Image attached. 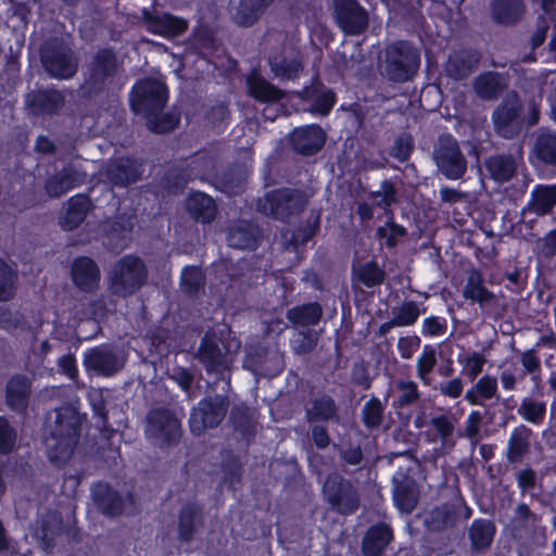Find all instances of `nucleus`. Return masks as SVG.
I'll list each match as a JSON object with an SVG mask.
<instances>
[{"mask_svg": "<svg viewBox=\"0 0 556 556\" xmlns=\"http://www.w3.org/2000/svg\"><path fill=\"white\" fill-rule=\"evenodd\" d=\"M435 365L437 350L434 346L426 344L416 361L417 377L425 386H429L431 383L430 374L434 369Z\"/></svg>", "mask_w": 556, "mask_h": 556, "instance_id": "obj_45", "label": "nucleus"}, {"mask_svg": "<svg viewBox=\"0 0 556 556\" xmlns=\"http://www.w3.org/2000/svg\"><path fill=\"white\" fill-rule=\"evenodd\" d=\"M147 276L143 262L137 256L126 255L113 265L109 275V289L113 294L126 298L144 285Z\"/></svg>", "mask_w": 556, "mask_h": 556, "instance_id": "obj_3", "label": "nucleus"}, {"mask_svg": "<svg viewBox=\"0 0 556 556\" xmlns=\"http://www.w3.org/2000/svg\"><path fill=\"white\" fill-rule=\"evenodd\" d=\"M141 166L142 164L135 160L119 157L106 164L105 176L113 186L124 187L141 176Z\"/></svg>", "mask_w": 556, "mask_h": 556, "instance_id": "obj_16", "label": "nucleus"}, {"mask_svg": "<svg viewBox=\"0 0 556 556\" xmlns=\"http://www.w3.org/2000/svg\"><path fill=\"white\" fill-rule=\"evenodd\" d=\"M477 63V55L454 54L448 58L445 70L448 76L454 79H462L471 73Z\"/></svg>", "mask_w": 556, "mask_h": 556, "instance_id": "obj_43", "label": "nucleus"}, {"mask_svg": "<svg viewBox=\"0 0 556 556\" xmlns=\"http://www.w3.org/2000/svg\"><path fill=\"white\" fill-rule=\"evenodd\" d=\"M239 343L233 341L226 348L219 346L217 340L205 336L198 352L200 362L208 372L223 374L233 361L239 350Z\"/></svg>", "mask_w": 556, "mask_h": 556, "instance_id": "obj_10", "label": "nucleus"}, {"mask_svg": "<svg viewBox=\"0 0 556 556\" xmlns=\"http://www.w3.org/2000/svg\"><path fill=\"white\" fill-rule=\"evenodd\" d=\"M529 430L526 427L516 428L508 441V459L516 462L527 452L529 445Z\"/></svg>", "mask_w": 556, "mask_h": 556, "instance_id": "obj_47", "label": "nucleus"}, {"mask_svg": "<svg viewBox=\"0 0 556 556\" xmlns=\"http://www.w3.org/2000/svg\"><path fill=\"white\" fill-rule=\"evenodd\" d=\"M323 491L331 506L341 514H352L358 507V497L355 490L338 473H331L327 477Z\"/></svg>", "mask_w": 556, "mask_h": 556, "instance_id": "obj_11", "label": "nucleus"}, {"mask_svg": "<svg viewBox=\"0 0 556 556\" xmlns=\"http://www.w3.org/2000/svg\"><path fill=\"white\" fill-rule=\"evenodd\" d=\"M420 64L418 51L406 41L392 43L387 48L384 74L393 81H406Z\"/></svg>", "mask_w": 556, "mask_h": 556, "instance_id": "obj_4", "label": "nucleus"}, {"mask_svg": "<svg viewBox=\"0 0 556 556\" xmlns=\"http://www.w3.org/2000/svg\"><path fill=\"white\" fill-rule=\"evenodd\" d=\"M325 139L324 130L316 125L296 128L290 135V143L293 149L306 155L318 152L323 148Z\"/></svg>", "mask_w": 556, "mask_h": 556, "instance_id": "obj_17", "label": "nucleus"}, {"mask_svg": "<svg viewBox=\"0 0 556 556\" xmlns=\"http://www.w3.org/2000/svg\"><path fill=\"white\" fill-rule=\"evenodd\" d=\"M117 68V62L114 53L104 49L97 53L91 64V79L94 84L103 83L111 77Z\"/></svg>", "mask_w": 556, "mask_h": 556, "instance_id": "obj_34", "label": "nucleus"}, {"mask_svg": "<svg viewBox=\"0 0 556 556\" xmlns=\"http://www.w3.org/2000/svg\"><path fill=\"white\" fill-rule=\"evenodd\" d=\"M323 309L318 303H308L288 311L287 317L294 325L314 326L321 318Z\"/></svg>", "mask_w": 556, "mask_h": 556, "instance_id": "obj_39", "label": "nucleus"}, {"mask_svg": "<svg viewBox=\"0 0 556 556\" xmlns=\"http://www.w3.org/2000/svg\"><path fill=\"white\" fill-rule=\"evenodd\" d=\"M463 296L480 306L490 304L495 298L494 293L485 288L482 274L478 270H471L468 274Z\"/></svg>", "mask_w": 556, "mask_h": 556, "instance_id": "obj_28", "label": "nucleus"}, {"mask_svg": "<svg viewBox=\"0 0 556 556\" xmlns=\"http://www.w3.org/2000/svg\"><path fill=\"white\" fill-rule=\"evenodd\" d=\"M431 425L440 437L442 446L451 448L454 445V425L446 416H438L431 419Z\"/></svg>", "mask_w": 556, "mask_h": 556, "instance_id": "obj_52", "label": "nucleus"}, {"mask_svg": "<svg viewBox=\"0 0 556 556\" xmlns=\"http://www.w3.org/2000/svg\"><path fill=\"white\" fill-rule=\"evenodd\" d=\"M260 231L248 222H239L232 226L227 236L229 247L236 249H253L257 244Z\"/></svg>", "mask_w": 556, "mask_h": 556, "instance_id": "obj_29", "label": "nucleus"}, {"mask_svg": "<svg viewBox=\"0 0 556 556\" xmlns=\"http://www.w3.org/2000/svg\"><path fill=\"white\" fill-rule=\"evenodd\" d=\"M481 420L482 414L479 410H472L469 413L466 419L465 432L470 440L477 439L480 431Z\"/></svg>", "mask_w": 556, "mask_h": 556, "instance_id": "obj_63", "label": "nucleus"}, {"mask_svg": "<svg viewBox=\"0 0 556 556\" xmlns=\"http://www.w3.org/2000/svg\"><path fill=\"white\" fill-rule=\"evenodd\" d=\"M146 434L155 443L169 444L180 438V424L168 409L155 408L147 415Z\"/></svg>", "mask_w": 556, "mask_h": 556, "instance_id": "obj_8", "label": "nucleus"}, {"mask_svg": "<svg viewBox=\"0 0 556 556\" xmlns=\"http://www.w3.org/2000/svg\"><path fill=\"white\" fill-rule=\"evenodd\" d=\"M522 162V150L519 147L517 154H496L485 161V167L491 178L498 182L510 180Z\"/></svg>", "mask_w": 556, "mask_h": 556, "instance_id": "obj_19", "label": "nucleus"}, {"mask_svg": "<svg viewBox=\"0 0 556 556\" xmlns=\"http://www.w3.org/2000/svg\"><path fill=\"white\" fill-rule=\"evenodd\" d=\"M64 103V98L56 90H39L27 98V104L35 114L53 113Z\"/></svg>", "mask_w": 556, "mask_h": 556, "instance_id": "obj_30", "label": "nucleus"}, {"mask_svg": "<svg viewBox=\"0 0 556 556\" xmlns=\"http://www.w3.org/2000/svg\"><path fill=\"white\" fill-rule=\"evenodd\" d=\"M424 313L425 308H420L419 304L414 301H406L392 311V318L386 323V326L409 327L414 325Z\"/></svg>", "mask_w": 556, "mask_h": 556, "instance_id": "obj_36", "label": "nucleus"}, {"mask_svg": "<svg viewBox=\"0 0 556 556\" xmlns=\"http://www.w3.org/2000/svg\"><path fill=\"white\" fill-rule=\"evenodd\" d=\"M446 330V321L444 318L431 316L422 323V334L426 337L442 336Z\"/></svg>", "mask_w": 556, "mask_h": 556, "instance_id": "obj_59", "label": "nucleus"}, {"mask_svg": "<svg viewBox=\"0 0 556 556\" xmlns=\"http://www.w3.org/2000/svg\"><path fill=\"white\" fill-rule=\"evenodd\" d=\"M523 13V5L520 0H494L492 14L494 20L502 24L517 22Z\"/></svg>", "mask_w": 556, "mask_h": 556, "instance_id": "obj_38", "label": "nucleus"}, {"mask_svg": "<svg viewBox=\"0 0 556 556\" xmlns=\"http://www.w3.org/2000/svg\"><path fill=\"white\" fill-rule=\"evenodd\" d=\"M391 540L392 532L387 525L372 526L363 539V554L365 556H379Z\"/></svg>", "mask_w": 556, "mask_h": 556, "instance_id": "obj_24", "label": "nucleus"}, {"mask_svg": "<svg viewBox=\"0 0 556 556\" xmlns=\"http://www.w3.org/2000/svg\"><path fill=\"white\" fill-rule=\"evenodd\" d=\"M92 496L97 506L104 515L115 516L126 510L124 501L106 483L99 482L94 484Z\"/></svg>", "mask_w": 556, "mask_h": 556, "instance_id": "obj_21", "label": "nucleus"}, {"mask_svg": "<svg viewBox=\"0 0 556 556\" xmlns=\"http://www.w3.org/2000/svg\"><path fill=\"white\" fill-rule=\"evenodd\" d=\"M433 159L440 172L448 179H459L466 173L467 161L451 135L439 138Z\"/></svg>", "mask_w": 556, "mask_h": 556, "instance_id": "obj_6", "label": "nucleus"}, {"mask_svg": "<svg viewBox=\"0 0 556 556\" xmlns=\"http://www.w3.org/2000/svg\"><path fill=\"white\" fill-rule=\"evenodd\" d=\"M336 102L334 93L326 88H316L314 90L313 105L311 111L326 116L331 111Z\"/></svg>", "mask_w": 556, "mask_h": 556, "instance_id": "obj_51", "label": "nucleus"}, {"mask_svg": "<svg viewBox=\"0 0 556 556\" xmlns=\"http://www.w3.org/2000/svg\"><path fill=\"white\" fill-rule=\"evenodd\" d=\"M498 397L497 379L489 375L481 377L465 393V400L470 405L483 406L486 401Z\"/></svg>", "mask_w": 556, "mask_h": 556, "instance_id": "obj_26", "label": "nucleus"}, {"mask_svg": "<svg viewBox=\"0 0 556 556\" xmlns=\"http://www.w3.org/2000/svg\"><path fill=\"white\" fill-rule=\"evenodd\" d=\"M90 210V201L85 194L72 197L67 204L65 214L60 218V225L65 230H72L80 225Z\"/></svg>", "mask_w": 556, "mask_h": 556, "instance_id": "obj_23", "label": "nucleus"}, {"mask_svg": "<svg viewBox=\"0 0 556 556\" xmlns=\"http://www.w3.org/2000/svg\"><path fill=\"white\" fill-rule=\"evenodd\" d=\"M143 20L147 29L162 37L170 38L184 34L188 27L186 20L176 17L167 13H149L143 12Z\"/></svg>", "mask_w": 556, "mask_h": 556, "instance_id": "obj_15", "label": "nucleus"}, {"mask_svg": "<svg viewBox=\"0 0 556 556\" xmlns=\"http://www.w3.org/2000/svg\"><path fill=\"white\" fill-rule=\"evenodd\" d=\"M84 365L89 371L111 377L123 368L125 357L111 346L100 345L85 352Z\"/></svg>", "mask_w": 556, "mask_h": 556, "instance_id": "obj_12", "label": "nucleus"}, {"mask_svg": "<svg viewBox=\"0 0 556 556\" xmlns=\"http://www.w3.org/2000/svg\"><path fill=\"white\" fill-rule=\"evenodd\" d=\"M494 534L493 522L484 519L475 520L469 530L470 540L476 549L488 547L492 543Z\"/></svg>", "mask_w": 556, "mask_h": 556, "instance_id": "obj_40", "label": "nucleus"}, {"mask_svg": "<svg viewBox=\"0 0 556 556\" xmlns=\"http://www.w3.org/2000/svg\"><path fill=\"white\" fill-rule=\"evenodd\" d=\"M72 279L83 291H92L100 281V269L93 260L83 256L74 260L71 267Z\"/></svg>", "mask_w": 556, "mask_h": 556, "instance_id": "obj_20", "label": "nucleus"}, {"mask_svg": "<svg viewBox=\"0 0 556 556\" xmlns=\"http://www.w3.org/2000/svg\"><path fill=\"white\" fill-rule=\"evenodd\" d=\"M227 407L228 403L225 396L216 395L201 401L190 414L191 432L200 435L205 429L216 427L225 417Z\"/></svg>", "mask_w": 556, "mask_h": 556, "instance_id": "obj_9", "label": "nucleus"}, {"mask_svg": "<svg viewBox=\"0 0 556 556\" xmlns=\"http://www.w3.org/2000/svg\"><path fill=\"white\" fill-rule=\"evenodd\" d=\"M506 87L505 78L494 72H486L475 79L473 90L476 94L484 100L495 99Z\"/></svg>", "mask_w": 556, "mask_h": 556, "instance_id": "obj_31", "label": "nucleus"}, {"mask_svg": "<svg viewBox=\"0 0 556 556\" xmlns=\"http://www.w3.org/2000/svg\"><path fill=\"white\" fill-rule=\"evenodd\" d=\"M15 430L10 426L5 418L0 417V452L2 454L10 453L15 445Z\"/></svg>", "mask_w": 556, "mask_h": 556, "instance_id": "obj_58", "label": "nucleus"}, {"mask_svg": "<svg viewBox=\"0 0 556 556\" xmlns=\"http://www.w3.org/2000/svg\"><path fill=\"white\" fill-rule=\"evenodd\" d=\"M556 205V184L551 186H536L531 192L529 208L542 216L548 214Z\"/></svg>", "mask_w": 556, "mask_h": 556, "instance_id": "obj_33", "label": "nucleus"}, {"mask_svg": "<svg viewBox=\"0 0 556 556\" xmlns=\"http://www.w3.org/2000/svg\"><path fill=\"white\" fill-rule=\"evenodd\" d=\"M393 500L401 511L410 513L418 501V491L414 481L404 480L402 482H395Z\"/></svg>", "mask_w": 556, "mask_h": 556, "instance_id": "obj_37", "label": "nucleus"}, {"mask_svg": "<svg viewBox=\"0 0 556 556\" xmlns=\"http://www.w3.org/2000/svg\"><path fill=\"white\" fill-rule=\"evenodd\" d=\"M394 194L395 192L392 185L384 181L381 186V190L372 193V198L378 206L389 207L395 201Z\"/></svg>", "mask_w": 556, "mask_h": 556, "instance_id": "obj_62", "label": "nucleus"}, {"mask_svg": "<svg viewBox=\"0 0 556 556\" xmlns=\"http://www.w3.org/2000/svg\"><path fill=\"white\" fill-rule=\"evenodd\" d=\"M383 406L379 399L369 400L363 407V421L369 427L374 428L380 425L382 415H383Z\"/></svg>", "mask_w": 556, "mask_h": 556, "instance_id": "obj_55", "label": "nucleus"}, {"mask_svg": "<svg viewBox=\"0 0 556 556\" xmlns=\"http://www.w3.org/2000/svg\"><path fill=\"white\" fill-rule=\"evenodd\" d=\"M354 277L368 288L380 286L384 280V271L377 263L368 262L353 267Z\"/></svg>", "mask_w": 556, "mask_h": 556, "instance_id": "obj_44", "label": "nucleus"}, {"mask_svg": "<svg viewBox=\"0 0 556 556\" xmlns=\"http://www.w3.org/2000/svg\"><path fill=\"white\" fill-rule=\"evenodd\" d=\"M168 99L167 88L160 79L146 78L139 80L130 94L131 110L147 118L148 128L156 134L173 130L178 118L173 114H162Z\"/></svg>", "mask_w": 556, "mask_h": 556, "instance_id": "obj_1", "label": "nucleus"}, {"mask_svg": "<svg viewBox=\"0 0 556 556\" xmlns=\"http://www.w3.org/2000/svg\"><path fill=\"white\" fill-rule=\"evenodd\" d=\"M306 203L303 192L288 188L267 192L258 200V210L275 219H285L301 211Z\"/></svg>", "mask_w": 556, "mask_h": 556, "instance_id": "obj_5", "label": "nucleus"}, {"mask_svg": "<svg viewBox=\"0 0 556 556\" xmlns=\"http://www.w3.org/2000/svg\"><path fill=\"white\" fill-rule=\"evenodd\" d=\"M458 362L463 365V375L472 381L482 371L485 358L480 353L473 352L464 357H459Z\"/></svg>", "mask_w": 556, "mask_h": 556, "instance_id": "obj_54", "label": "nucleus"}, {"mask_svg": "<svg viewBox=\"0 0 556 556\" xmlns=\"http://www.w3.org/2000/svg\"><path fill=\"white\" fill-rule=\"evenodd\" d=\"M289 58L275 56L269 60L271 72L281 80L295 79L302 71V63L294 52H289Z\"/></svg>", "mask_w": 556, "mask_h": 556, "instance_id": "obj_35", "label": "nucleus"}, {"mask_svg": "<svg viewBox=\"0 0 556 556\" xmlns=\"http://www.w3.org/2000/svg\"><path fill=\"white\" fill-rule=\"evenodd\" d=\"M30 392L29 380L25 376L12 377L7 386L5 400L11 409L22 412L26 408Z\"/></svg>", "mask_w": 556, "mask_h": 556, "instance_id": "obj_27", "label": "nucleus"}, {"mask_svg": "<svg viewBox=\"0 0 556 556\" xmlns=\"http://www.w3.org/2000/svg\"><path fill=\"white\" fill-rule=\"evenodd\" d=\"M318 342V333L316 331H298L291 339V349L295 354L311 353Z\"/></svg>", "mask_w": 556, "mask_h": 556, "instance_id": "obj_50", "label": "nucleus"}, {"mask_svg": "<svg viewBox=\"0 0 556 556\" xmlns=\"http://www.w3.org/2000/svg\"><path fill=\"white\" fill-rule=\"evenodd\" d=\"M334 401L328 395L315 397L306 407V416L309 421L328 420L336 415Z\"/></svg>", "mask_w": 556, "mask_h": 556, "instance_id": "obj_41", "label": "nucleus"}, {"mask_svg": "<svg viewBox=\"0 0 556 556\" xmlns=\"http://www.w3.org/2000/svg\"><path fill=\"white\" fill-rule=\"evenodd\" d=\"M186 208L190 215L203 224L211 223L216 216L214 200L203 192H193L186 200Z\"/></svg>", "mask_w": 556, "mask_h": 556, "instance_id": "obj_22", "label": "nucleus"}, {"mask_svg": "<svg viewBox=\"0 0 556 556\" xmlns=\"http://www.w3.org/2000/svg\"><path fill=\"white\" fill-rule=\"evenodd\" d=\"M247 85L250 94L256 100L263 102H276L283 97V92L280 89L276 88L255 73L249 75L247 78Z\"/></svg>", "mask_w": 556, "mask_h": 556, "instance_id": "obj_32", "label": "nucleus"}, {"mask_svg": "<svg viewBox=\"0 0 556 556\" xmlns=\"http://www.w3.org/2000/svg\"><path fill=\"white\" fill-rule=\"evenodd\" d=\"M420 346V339L417 336L402 337L397 341V350L402 358L409 359Z\"/></svg>", "mask_w": 556, "mask_h": 556, "instance_id": "obj_60", "label": "nucleus"}, {"mask_svg": "<svg viewBox=\"0 0 556 556\" xmlns=\"http://www.w3.org/2000/svg\"><path fill=\"white\" fill-rule=\"evenodd\" d=\"M204 285V276L199 267H186L181 273V287L187 293L198 292Z\"/></svg>", "mask_w": 556, "mask_h": 556, "instance_id": "obj_53", "label": "nucleus"}, {"mask_svg": "<svg viewBox=\"0 0 556 556\" xmlns=\"http://www.w3.org/2000/svg\"><path fill=\"white\" fill-rule=\"evenodd\" d=\"M413 151L412 139L408 136L396 138L391 149V155L400 161H406Z\"/></svg>", "mask_w": 556, "mask_h": 556, "instance_id": "obj_61", "label": "nucleus"}, {"mask_svg": "<svg viewBox=\"0 0 556 556\" xmlns=\"http://www.w3.org/2000/svg\"><path fill=\"white\" fill-rule=\"evenodd\" d=\"M333 16L346 35H358L368 24L367 13L355 0H333Z\"/></svg>", "mask_w": 556, "mask_h": 556, "instance_id": "obj_13", "label": "nucleus"}, {"mask_svg": "<svg viewBox=\"0 0 556 556\" xmlns=\"http://www.w3.org/2000/svg\"><path fill=\"white\" fill-rule=\"evenodd\" d=\"M395 391L397 396L393 403L395 407H406L419 400L418 386L413 380L400 379L395 382Z\"/></svg>", "mask_w": 556, "mask_h": 556, "instance_id": "obj_46", "label": "nucleus"}, {"mask_svg": "<svg viewBox=\"0 0 556 556\" xmlns=\"http://www.w3.org/2000/svg\"><path fill=\"white\" fill-rule=\"evenodd\" d=\"M45 438L47 455L53 464L65 463L73 454L79 437L80 416L75 407H60L49 416Z\"/></svg>", "mask_w": 556, "mask_h": 556, "instance_id": "obj_2", "label": "nucleus"}, {"mask_svg": "<svg viewBox=\"0 0 556 556\" xmlns=\"http://www.w3.org/2000/svg\"><path fill=\"white\" fill-rule=\"evenodd\" d=\"M197 514V508L193 506L182 508L179 517V536L181 540L189 541L191 539Z\"/></svg>", "mask_w": 556, "mask_h": 556, "instance_id": "obj_57", "label": "nucleus"}, {"mask_svg": "<svg viewBox=\"0 0 556 556\" xmlns=\"http://www.w3.org/2000/svg\"><path fill=\"white\" fill-rule=\"evenodd\" d=\"M15 275L10 266L0 260V301H8L14 293Z\"/></svg>", "mask_w": 556, "mask_h": 556, "instance_id": "obj_56", "label": "nucleus"}, {"mask_svg": "<svg viewBox=\"0 0 556 556\" xmlns=\"http://www.w3.org/2000/svg\"><path fill=\"white\" fill-rule=\"evenodd\" d=\"M86 174L73 164L63 167L62 170L50 177L46 182V191L49 197L58 198L84 182Z\"/></svg>", "mask_w": 556, "mask_h": 556, "instance_id": "obj_18", "label": "nucleus"}, {"mask_svg": "<svg viewBox=\"0 0 556 556\" xmlns=\"http://www.w3.org/2000/svg\"><path fill=\"white\" fill-rule=\"evenodd\" d=\"M492 119L496 132L507 139L519 135L523 127L521 102L516 92L508 93L503 103L493 112Z\"/></svg>", "mask_w": 556, "mask_h": 556, "instance_id": "obj_7", "label": "nucleus"}, {"mask_svg": "<svg viewBox=\"0 0 556 556\" xmlns=\"http://www.w3.org/2000/svg\"><path fill=\"white\" fill-rule=\"evenodd\" d=\"M464 389L463 381L459 378H454L450 381H444L440 383L439 390L440 392L448 397L456 399L458 397Z\"/></svg>", "mask_w": 556, "mask_h": 556, "instance_id": "obj_64", "label": "nucleus"}, {"mask_svg": "<svg viewBox=\"0 0 556 556\" xmlns=\"http://www.w3.org/2000/svg\"><path fill=\"white\" fill-rule=\"evenodd\" d=\"M45 70L55 78L67 79L72 77L77 64L73 59L72 51L67 48H56L52 43H47L40 53Z\"/></svg>", "mask_w": 556, "mask_h": 556, "instance_id": "obj_14", "label": "nucleus"}, {"mask_svg": "<svg viewBox=\"0 0 556 556\" xmlns=\"http://www.w3.org/2000/svg\"><path fill=\"white\" fill-rule=\"evenodd\" d=\"M534 153L542 162L556 166V134L543 130L536 138Z\"/></svg>", "mask_w": 556, "mask_h": 556, "instance_id": "obj_42", "label": "nucleus"}, {"mask_svg": "<svg viewBox=\"0 0 556 556\" xmlns=\"http://www.w3.org/2000/svg\"><path fill=\"white\" fill-rule=\"evenodd\" d=\"M545 413L546 404L544 402L529 397H525L518 407V414L528 422L535 425H539L544 420Z\"/></svg>", "mask_w": 556, "mask_h": 556, "instance_id": "obj_48", "label": "nucleus"}, {"mask_svg": "<svg viewBox=\"0 0 556 556\" xmlns=\"http://www.w3.org/2000/svg\"><path fill=\"white\" fill-rule=\"evenodd\" d=\"M406 235V229L394 222H387L378 227L377 237L381 245L394 248Z\"/></svg>", "mask_w": 556, "mask_h": 556, "instance_id": "obj_49", "label": "nucleus"}, {"mask_svg": "<svg viewBox=\"0 0 556 556\" xmlns=\"http://www.w3.org/2000/svg\"><path fill=\"white\" fill-rule=\"evenodd\" d=\"M271 1L273 0H238V3L233 4L231 10L232 18L238 25H252Z\"/></svg>", "mask_w": 556, "mask_h": 556, "instance_id": "obj_25", "label": "nucleus"}]
</instances>
